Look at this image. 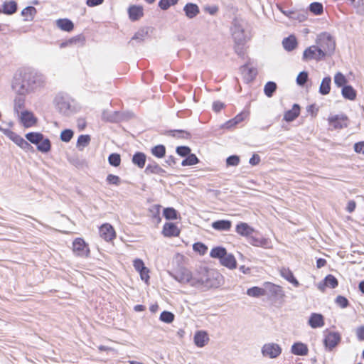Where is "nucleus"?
Returning <instances> with one entry per match:
<instances>
[{
    "instance_id": "14",
    "label": "nucleus",
    "mask_w": 364,
    "mask_h": 364,
    "mask_svg": "<svg viewBox=\"0 0 364 364\" xmlns=\"http://www.w3.org/2000/svg\"><path fill=\"white\" fill-rule=\"evenodd\" d=\"M209 341V336L206 331H196L194 336V343L199 348L204 347Z\"/></svg>"
},
{
    "instance_id": "19",
    "label": "nucleus",
    "mask_w": 364,
    "mask_h": 364,
    "mask_svg": "<svg viewBox=\"0 0 364 364\" xmlns=\"http://www.w3.org/2000/svg\"><path fill=\"white\" fill-rule=\"evenodd\" d=\"M291 352L296 355H307L309 353V348L305 343L296 342L291 346Z\"/></svg>"
},
{
    "instance_id": "48",
    "label": "nucleus",
    "mask_w": 364,
    "mask_h": 364,
    "mask_svg": "<svg viewBox=\"0 0 364 364\" xmlns=\"http://www.w3.org/2000/svg\"><path fill=\"white\" fill-rule=\"evenodd\" d=\"M106 181L108 184L109 185H115L118 186L119 185L121 180L120 178L116 175L113 174H108L107 176Z\"/></svg>"
},
{
    "instance_id": "57",
    "label": "nucleus",
    "mask_w": 364,
    "mask_h": 364,
    "mask_svg": "<svg viewBox=\"0 0 364 364\" xmlns=\"http://www.w3.org/2000/svg\"><path fill=\"white\" fill-rule=\"evenodd\" d=\"M264 284L266 287H269L271 291L276 294L279 292H282V287L279 285H276L272 282H265Z\"/></svg>"
},
{
    "instance_id": "8",
    "label": "nucleus",
    "mask_w": 364,
    "mask_h": 364,
    "mask_svg": "<svg viewBox=\"0 0 364 364\" xmlns=\"http://www.w3.org/2000/svg\"><path fill=\"white\" fill-rule=\"evenodd\" d=\"M193 277L192 286H208L209 283V273L206 269H200L194 273Z\"/></svg>"
},
{
    "instance_id": "43",
    "label": "nucleus",
    "mask_w": 364,
    "mask_h": 364,
    "mask_svg": "<svg viewBox=\"0 0 364 364\" xmlns=\"http://www.w3.org/2000/svg\"><path fill=\"white\" fill-rule=\"evenodd\" d=\"M108 161L110 165L117 167L121 164V156L119 154H112L108 157Z\"/></svg>"
},
{
    "instance_id": "27",
    "label": "nucleus",
    "mask_w": 364,
    "mask_h": 364,
    "mask_svg": "<svg viewBox=\"0 0 364 364\" xmlns=\"http://www.w3.org/2000/svg\"><path fill=\"white\" fill-rule=\"evenodd\" d=\"M297 40L293 35L289 36L287 38H284L282 41V45L284 49L287 51H291L295 49L297 46Z\"/></svg>"
},
{
    "instance_id": "47",
    "label": "nucleus",
    "mask_w": 364,
    "mask_h": 364,
    "mask_svg": "<svg viewBox=\"0 0 364 364\" xmlns=\"http://www.w3.org/2000/svg\"><path fill=\"white\" fill-rule=\"evenodd\" d=\"M193 249L195 252H198L201 255H205L208 250L207 246L202 242H196L193 244Z\"/></svg>"
},
{
    "instance_id": "22",
    "label": "nucleus",
    "mask_w": 364,
    "mask_h": 364,
    "mask_svg": "<svg viewBox=\"0 0 364 364\" xmlns=\"http://www.w3.org/2000/svg\"><path fill=\"white\" fill-rule=\"evenodd\" d=\"M183 11L188 18H193L200 13L198 6L193 3L186 4L183 7Z\"/></svg>"
},
{
    "instance_id": "49",
    "label": "nucleus",
    "mask_w": 364,
    "mask_h": 364,
    "mask_svg": "<svg viewBox=\"0 0 364 364\" xmlns=\"http://www.w3.org/2000/svg\"><path fill=\"white\" fill-rule=\"evenodd\" d=\"M308 80V73L303 71L301 72L296 77V82L299 85H304Z\"/></svg>"
},
{
    "instance_id": "36",
    "label": "nucleus",
    "mask_w": 364,
    "mask_h": 364,
    "mask_svg": "<svg viewBox=\"0 0 364 364\" xmlns=\"http://www.w3.org/2000/svg\"><path fill=\"white\" fill-rule=\"evenodd\" d=\"M37 145V149L41 152H48L50 149V142L48 139L42 136L41 141Z\"/></svg>"
},
{
    "instance_id": "40",
    "label": "nucleus",
    "mask_w": 364,
    "mask_h": 364,
    "mask_svg": "<svg viewBox=\"0 0 364 364\" xmlns=\"http://www.w3.org/2000/svg\"><path fill=\"white\" fill-rule=\"evenodd\" d=\"M334 82L338 87H343L344 86H346V83L348 82V80L343 73L338 72L337 73H336L334 76Z\"/></svg>"
},
{
    "instance_id": "13",
    "label": "nucleus",
    "mask_w": 364,
    "mask_h": 364,
    "mask_svg": "<svg viewBox=\"0 0 364 364\" xmlns=\"http://www.w3.org/2000/svg\"><path fill=\"white\" fill-rule=\"evenodd\" d=\"M20 121L25 127L28 128L35 126L38 119L31 112L23 111L21 114Z\"/></svg>"
},
{
    "instance_id": "56",
    "label": "nucleus",
    "mask_w": 364,
    "mask_h": 364,
    "mask_svg": "<svg viewBox=\"0 0 364 364\" xmlns=\"http://www.w3.org/2000/svg\"><path fill=\"white\" fill-rule=\"evenodd\" d=\"M85 41V38L83 36H77L76 37L70 38V44L73 45H83Z\"/></svg>"
},
{
    "instance_id": "52",
    "label": "nucleus",
    "mask_w": 364,
    "mask_h": 364,
    "mask_svg": "<svg viewBox=\"0 0 364 364\" xmlns=\"http://www.w3.org/2000/svg\"><path fill=\"white\" fill-rule=\"evenodd\" d=\"M56 24L60 29L68 31V19H58L56 21Z\"/></svg>"
},
{
    "instance_id": "28",
    "label": "nucleus",
    "mask_w": 364,
    "mask_h": 364,
    "mask_svg": "<svg viewBox=\"0 0 364 364\" xmlns=\"http://www.w3.org/2000/svg\"><path fill=\"white\" fill-rule=\"evenodd\" d=\"M146 156L143 152H136L132 157V163L139 168H142L146 164Z\"/></svg>"
},
{
    "instance_id": "53",
    "label": "nucleus",
    "mask_w": 364,
    "mask_h": 364,
    "mask_svg": "<svg viewBox=\"0 0 364 364\" xmlns=\"http://www.w3.org/2000/svg\"><path fill=\"white\" fill-rule=\"evenodd\" d=\"M149 272L150 271L146 267L141 272H139L141 280L144 281L146 284L149 283L150 279Z\"/></svg>"
},
{
    "instance_id": "54",
    "label": "nucleus",
    "mask_w": 364,
    "mask_h": 364,
    "mask_svg": "<svg viewBox=\"0 0 364 364\" xmlns=\"http://www.w3.org/2000/svg\"><path fill=\"white\" fill-rule=\"evenodd\" d=\"M226 163L228 166H237L240 163V158L235 155L230 156L227 159Z\"/></svg>"
},
{
    "instance_id": "62",
    "label": "nucleus",
    "mask_w": 364,
    "mask_h": 364,
    "mask_svg": "<svg viewBox=\"0 0 364 364\" xmlns=\"http://www.w3.org/2000/svg\"><path fill=\"white\" fill-rule=\"evenodd\" d=\"M250 164L252 166L257 165L260 162V157L257 154H253L250 159Z\"/></svg>"
},
{
    "instance_id": "24",
    "label": "nucleus",
    "mask_w": 364,
    "mask_h": 364,
    "mask_svg": "<svg viewBox=\"0 0 364 364\" xmlns=\"http://www.w3.org/2000/svg\"><path fill=\"white\" fill-rule=\"evenodd\" d=\"M281 276L284 278L286 280L293 284L294 286L297 287L299 285V282L294 277L293 272L288 267H282L279 270Z\"/></svg>"
},
{
    "instance_id": "34",
    "label": "nucleus",
    "mask_w": 364,
    "mask_h": 364,
    "mask_svg": "<svg viewBox=\"0 0 364 364\" xmlns=\"http://www.w3.org/2000/svg\"><path fill=\"white\" fill-rule=\"evenodd\" d=\"M43 135L38 132H29L26 134V138L28 141L33 144H38Z\"/></svg>"
},
{
    "instance_id": "29",
    "label": "nucleus",
    "mask_w": 364,
    "mask_h": 364,
    "mask_svg": "<svg viewBox=\"0 0 364 364\" xmlns=\"http://www.w3.org/2000/svg\"><path fill=\"white\" fill-rule=\"evenodd\" d=\"M342 95L346 99L354 100L356 98L357 92L352 86L346 85L342 89Z\"/></svg>"
},
{
    "instance_id": "6",
    "label": "nucleus",
    "mask_w": 364,
    "mask_h": 364,
    "mask_svg": "<svg viewBox=\"0 0 364 364\" xmlns=\"http://www.w3.org/2000/svg\"><path fill=\"white\" fill-rule=\"evenodd\" d=\"M282 352V347L279 344L274 343H266L262 348V353L263 356L272 359L279 357Z\"/></svg>"
},
{
    "instance_id": "3",
    "label": "nucleus",
    "mask_w": 364,
    "mask_h": 364,
    "mask_svg": "<svg viewBox=\"0 0 364 364\" xmlns=\"http://www.w3.org/2000/svg\"><path fill=\"white\" fill-rule=\"evenodd\" d=\"M72 251L74 255L80 257H88L90 255L89 245L82 237H77L73 240Z\"/></svg>"
},
{
    "instance_id": "46",
    "label": "nucleus",
    "mask_w": 364,
    "mask_h": 364,
    "mask_svg": "<svg viewBox=\"0 0 364 364\" xmlns=\"http://www.w3.org/2000/svg\"><path fill=\"white\" fill-rule=\"evenodd\" d=\"M160 319L165 323H171L174 320V315L169 311H163L160 315Z\"/></svg>"
},
{
    "instance_id": "7",
    "label": "nucleus",
    "mask_w": 364,
    "mask_h": 364,
    "mask_svg": "<svg viewBox=\"0 0 364 364\" xmlns=\"http://www.w3.org/2000/svg\"><path fill=\"white\" fill-rule=\"evenodd\" d=\"M100 237L106 242H112L117 237V233L112 225L104 223L99 228Z\"/></svg>"
},
{
    "instance_id": "61",
    "label": "nucleus",
    "mask_w": 364,
    "mask_h": 364,
    "mask_svg": "<svg viewBox=\"0 0 364 364\" xmlns=\"http://www.w3.org/2000/svg\"><path fill=\"white\" fill-rule=\"evenodd\" d=\"M225 105L223 102L217 101L213 104V109L215 112H219L224 108Z\"/></svg>"
},
{
    "instance_id": "44",
    "label": "nucleus",
    "mask_w": 364,
    "mask_h": 364,
    "mask_svg": "<svg viewBox=\"0 0 364 364\" xmlns=\"http://www.w3.org/2000/svg\"><path fill=\"white\" fill-rule=\"evenodd\" d=\"M90 141V136L89 135H80L78 137L77 145L79 148H84L87 146Z\"/></svg>"
},
{
    "instance_id": "51",
    "label": "nucleus",
    "mask_w": 364,
    "mask_h": 364,
    "mask_svg": "<svg viewBox=\"0 0 364 364\" xmlns=\"http://www.w3.org/2000/svg\"><path fill=\"white\" fill-rule=\"evenodd\" d=\"M133 266L136 272H141L143 269H144L145 264L142 259H135L133 261Z\"/></svg>"
},
{
    "instance_id": "38",
    "label": "nucleus",
    "mask_w": 364,
    "mask_h": 364,
    "mask_svg": "<svg viewBox=\"0 0 364 364\" xmlns=\"http://www.w3.org/2000/svg\"><path fill=\"white\" fill-rule=\"evenodd\" d=\"M151 154L157 158H163L166 154V148L164 145H156L151 149Z\"/></svg>"
},
{
    "instance_id": "26",
    "label": "nucleus",
    "mask_w": 364,
    "mask_h": 364,
    "mask_svg": "<svg viewBox=\"0 0 364 364\" xmlns=\"http://www.w3.org/2000/svg\"><path fill=\"white\" fill-rule=\"evenodd\" d=\"M220 262L222 265L230 269H233L237 267V261L235 257L230 254L226 253Z\"/></svg>"
},
{
    "instance_id": "1",
    "label": "nucleus",
    "mask_w": 364,
    "mask_h": 364,
    "mask_svg": "<svg viewBox=\"0 0 364 364\" xmlns=\"http://www.w3.org/2000/svg\"><path fill=\"white\" fill-rule=\"evenodd\" d=\"M33 75L31 72L26 69L19 70L15 75L13 87L18 92L23 94L30 85Z\"/></svg>"
},
{
    "instance_id": "60",
    "label": "nucleus",
    "mask_w": 364,
    "mask_h": 364,
    "mask_svg": "<svg viewBox=\"0 0 364 364\" xmlns=\"http://www.w3.org/2000/svg\"><path fill=\"white\" fill-rule=\"evenodd\" d=\"M267 240L265 238L254 239L252 245L254 246H264L267 243Z\"/></svg>"
},
{
    "instance_id": "9",
    "label": "nucleus",
    "mask_w": 364,
    "mask_h": 364,
    "mask_svg": "<svg viewBox=\"0 0 364 364\" xmlns=\"http://www.w3.org/2000/svg\"><path fill=\"white\" fill-rule=\"evenodd\" d=\"M161 234L165 237H176L181 234V229L173 223H165L163 225Z\"/></svg>"
},
{
    "instance_id": "50",
    "label": "nucleus",
    "mask_w": 364,
    "mask_h": 364,
    "mask_svg": "<svg viewBox=\"0 0 364 364\" xmlns=\"http://www.w3.org/2000/svg\"><path fill=\"white\" fill-rule=\"evenodd\" d=\"M176 153L181 156H187L191 153V149L185 146H178Z\"/></svg>"
},
{
    "instance_id": "58",
    "label": "nucleus",
    "mask_w": 364,
    "mask_h": 364,
    "mask_svg": "<svg viewBox=\"0 0 364 364\" xmlns=\"http://www.w3.org/2000/svg\"><path fill=\"white\" fill-rule=\"evenodd\" d=\"M354 151L357 154H364V141L355 143L354 144Z\"/></svg>"
},
{
    "instance_id": "59",
    "label": "nucleus",
    "mask_w": 364,
    "mask_h": 364,
    "mask_svg": "<svg viewBox=\"0 0 364 364\" xmlns=\"http://www.w3.org/2000/svg\"><path fill=\"white\" fill-rule=\"evenodd\" d=\"M355 334L358 341H364V326L358 327L355 330Z\"/></svg>"
},
{
    "instance_id": "10",
    "label": "nucleus",
    "mask_w": 364,
    "mask_h": 364,
    "mask_svg": "<svg viewBox=\"0 0 364 364\" xmlns=\"http://www.w3.org/2000/svg\"><path fill=\"white\" fill-rule=\"evenodd\" d=\"M341 337L339 333L329 331L324 338L325 346L330 350L333 349L341 341Z\"/></svg>"
},
{
    "instance_id": "15",
    "label": "nucleus",
    "mask_w": 364,
    "mask_h": 364,
    "mask_svg": "<svg viewBox=\"0 0 364 364\" xmlns=\"http://www.w3.org/2000/svg\"><path fill=\"white\" fill-rule=\"evenodd\" d=\"M144 172L146 175L155 174L159 176H164L166 173V171L155 161L149 164L146 166Z\"/></svg>"
},
{
    "instance_id": "31",
    "label": "nucleus",
    "mask_w": 364,
    "mask_h": 364,
    "mask_svg": "<svg viewBox=\"0 0 364 364\" xmlns=\"http://www.w3.org/2000/svg\"><path fill=\"white\" fill-rule=\"evenodd\" d=\"M247 294L251 297H259L266 294V290L259 287H253L247 290Z\"/></svg>"
},
{
    "instance_id": "2",
    "label": "nucleus",
    "mask_w": 364,
    "mask_h": 364,
    "mask_svg": "<svg viewBox=\"0 0 364 364\" xmlns=\"http://www.w3.org/2000/svg\"><path fill=\"white\" fill-rule=\"evenodd\" d=\"M316 45L324 55H329L335 50L336 43L333 38L327 33H321L316 38Z\"/></svg>"
},
{
    "instance_id": "64",
    "label": "nucleus",
    "mask_w": 364,
    "mask_h": 364,
    "mask_svg": "<svg viewBox=\"0 0 364 364\" xmlns=\"http://www.w3.org/2000/svg\"><path fill=\"white\" fill-rule=\"evenodd\" d=\"M103 1L104 0H87L86 4L88 6L92 7L102 4Z\"/></svg>"
},
{
    "instance_id": "16",
    "label": "nucleus",
    "mask_w": 364,
    "mask_h": 364,
    "mask_svg": "<svg viewBox=\"0 0 364 364\" xmlns=\"http://www.w3.org/2000/svg\"><path fill=\"white\" fill-rule=\"evenodd\" d=\"M248 115L249 113L247 112H241L240 113L237 114L235 117L226 122V128L232 129L236 127L238 124L245 121L247 118Z\"/></svg>"
},
{
    "instance_id": "17",
    "label": "nucleus",
    "mask_w": 364,
    "mask_h": 364,
    "mask_svg": "<svg viewBox=\"0 0 364 364\" xmlns=\"http://www.w3.org/2000/svg\"><path fill=\"white\" fill-rule=\"evenodd\" d=\"M236 232L243 237H248L252 235L255 230L246 223H239L235 227Z\"/></svg>"
},
{
    "instance_id": "11",
    "label": "nucleus",
    "mask_w": 364,
    "mask_h": 364,
    "mask_svg": "<svg viewBox=\"0 0 364 364\" xmlns=\"http://www.w3.org/2000/svg\"><path fill=\"white\" fill-rule=\"evenodd\" d=\"M338 285V279L332 274H328L321 282L318 284V289L321 292H325L327 288L335 289Z\"/></svg>"
},
{
    "instance_id": "33",
    "label": "nucleus",
    "mask_w": 364,
    "mask_h": 364,
    "mask_svg": "<svg viewBox=\"0 0 364 364\" xmlns=\"http://www.w3.org/2000/svg\"><path fill=\"white\" fill-rule=\"evenodd\" d=\"M226 252L227 251L224 247H216L210 250V256L213 258H218L220 261L221 259L224 257Z\"/></svg>"
},
{
    "instance_id": "37",
    "label": "nucleus",
    "mask_w": 364,
    "mask_h": 364,
    "mask_svg": "<svg viewBox=\"0 0 364 364\" xmlns=\"http://www.w3.org/2000/svg\"><path fill=\"white\" fill-rule=\"evenodd\" d=\"M163 215L166 220H176L178 212L173 208H166L163 210Z\"/></svg>"
},
{
    "instance_id": "35",
    "label": "nucleus",
    "mask_w": 364,
    "mask_h": 364,
    "mask_svg": "<svg viewBox=\"0 0 364 364\" xmlns=\"http://www.w3.org/2000/svg\"><path fill=\"white\" fill-rule=\"evenodd\" d=\"M14 142H15L21 148L26 149L31 146V145L23 137L18 134H14L11 137Z\"/></svg>"
},
{
    "instance_id": "63",
    "label": "nucleus",
    "mask_w": 364,
    "mask_h": 364,
    "mask_svg": "<svg viewBox=\"0 0 364 364\" xmlns=\"http://www.w3.org/2000/svg\"><path fill=\"white\" fill-rule=\"evenodd\" d=\"M356 208V203L354 200L348 201L346 207V210L348 213H353Z\"/></svg>"
},
{
    "instance_id": "23",
    "label": "nucleus",
    "mask_w": 364,
    "mask_h": 364,
    "mask_svg": "<svg viewBox=\"0 0 364 364\" xmlns=\"http://www.w3.org/2000/svg\"><path fill=\"white\" fill-rule=\"evenodd\" d=\"M212 228L219 231L230 230L232 227V223L228 220H216L212 223Z\"/></svg>"
},
{
    "instance_id": "45",
    "label": "nucleus",
    "mask_w": 364,
    "mask_h": 364,
    "mask_svg": "<svg viewBox=\"0 0 364 364\" xmlns=\"http://www.w3.org/2000/svg\"><path fill=\"white\" fill-rule=\"evenodd\" d=\"M178 1V0H160L159 6L162 10H167L170 6L176 5Z\"/></svg>"
},
{
    "instance_id": "30",
    "label": "nucleus",
    "mask_w": 364,
    "mask_h": 364,
    "mask_svg": "<svg viewBox=\"0 0 364 364\" xmlns=\"http://www.w3.org/2000/svg\"><path fill=\"white\" fill-rule=\"evenodd\" d=\"M36 9L33 6H27L21 11V15L25 21H32L36 14Z\"/></svg>"
},
{
    "instance_id": "25",
    "label": "nucleus",
    "mask_w": 364,
    "mask_h": 364,
    "mask_svg": "<svg viewBox=\"0 0 364 364\" xmlns=\"http://www.w3.org/2000/svg\"><path fill=\"white\" fill-rule=\"evenodd\" d=\"M1 13L7 15H12L17 11V3L14 0L5 1L1 9Z\"/></svg>"
},
{
    "instance_id": "4",
    "label": "nucleus",
    "mask_w": 364,
    "mask_h": 364,
    "mask_svg": "<svg viewBox=\"0 0 364 364\" xmlns=\"http://www.w3.org/2000/svg\"><path fill=\"white\" fill-rule=\"evenodd\" d=\"M331 129H341L346 128L349 119L344 114L330 115L327 119Z\"/></svg>"
},
{
    "instance_id": "42",
    "label": "nucleus",
    "mask_w": 364,
    "mask_h": 364,
    "mask_svg": "<svg viewBox=\"0 0 364 364\" xmlns=\"http://www.w3.org/2000/svg\"><path fill=\"white\" fill-rule=\"evenodd\" d=\"M277 89V85L274 82H268L264 85V94L270 97L272 96L273 93L276 91Z\"/></svg>"
},
{
    "instance_id": "5",
    "label": "nucleus",
    "mask_w": 364,
    "mask_h": 364,
    "mask_svg": "<svg viewBox=\"0 0 364 364\" xmlns=\"http://www.w3.org/2000/svg\"><path fill=\"white\" fill-rule=\"evenodd\" d=\"M326 55L321 50L316 46L308 47L303 53V60L305 61L315 60L319 61L323 60Z\"/></svg>"
},
{
    "instance_id": "12",
    "label": "nucleus",
    "mask_w": 364,
    "mask_h": 364,
    "mask_svg": "<svg viewBox=\"0 0 364 364\" xmlns=\"http://www.w3.org/2000/svg\"><path fill=\"white\" fill-rule=\"evenodd\" d=\"M191 272L185 267H180L175 271V279L181 283H190L192 286L193 277Z\"/></svg>"
},
{
    "instance_id": "41",
    "label": "nucleus",
    "mask_w": 364,
    "mask_h": 364,
    "mask_svg": "<svg viewBox=\"0 0 364 364\" xmlns=\"http://www.w3.org/2000/svg\"><path fill=\"white\" fill-rule=\"evenodd\" d=\"M309 11L315 15H321L323 11V7L319 2H314L309 5Z\"/></svg>"
},
{
    "instance_id": "21",
    "label": "nucleus",
    "mask_w": 364,
    "mask_h": 364,
    "mask_svg": "<svg viewBox=\"0 0 364 364\" xmlns=\"http://www.w3.org/2000/svg\"><path fill=\"white\" fill-rule=\"evenodd\" d=\"M129 17L132 21H135L141 18L144 15L143 7L141 6L132 5L128 9Z\"/></svg>"
},
{
    "instance_id": "55",
    "label": "nucleus",
    "mask_w": 364,
    "mask_h": 364,
    "mask_svg": "<svg viewBox=\"0 0 364 364\" xmlns=\"http://www.w3.org/2000/svg\"><path fill=\"white\" fill-rule=\"evenodd\" d=\"M336 302L341 308H346L348 305V299L343 296H338L336 297Z\"/></svg>"
},
{
    "instance_id": "18",
    "label": "nucleus",
    "mask_w": 364,
    "mask_h": 364,
    "mask_svg": "<svg viewBox=\"0 0 364 364\" xmlns=\"http://www.w3.org/2000/svg\"><path fill=\"white\" fill-rule=\"evenodd\" d=\"M300 111V106L297 104H294L291 109L284 112V120L287 122L295 120L299 116Z\"/></svg>"
},
{
    "instance_id": "39",
    "label": "nucleus",
    "mask_w": 364,
    "mask_h": 364,
    "mask_svg": "<svg viewBox=\"0 0 364 364\" xmlns=\"http://www.w3.org/2000/svg\"><path fill=\"white\" fill-rule=\"evenodd\" d=\"M199 162L198 157L193 154H189L187 157L182 161L181 165L183 166H193Z\"/></svg>"
},
{
    "instance_id": "32",
    "label": "nucleus",
    "mask_w": 364,
    "mask_h": 364,
    "mask_svg": "<svg viewBox=\"0 0 364 364\" xmlns=\"http://www.w3.org/2000/svg\"><path fill=\"white\" fill-rule=\"evenodd\" d=\"M331 79L330 77H326L322 80L319 87V92L322 95H327L331 90Z\"/></svg>"
},
{
    "instance_id": "20",
    "label": "nucleus",
    "mask_w": 364,
    "mask_h": 364,
    "mask_svg": "<svg viewBox=\"0 0 364 364\" xmlns=\"http://www.w3.org/2000/svg\"><path fill=\"white\" fill-rule=\"evenodd\" d=\"M309 324L313 328L323 327L325 324L323 316L320 314H311L309 319Z\"/></svg>"
}]
</instances>
